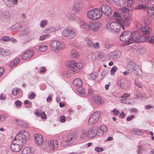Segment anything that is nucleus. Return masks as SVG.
<instances>
[{"label": "nucleus", "mask_w": 154, "mask_h": 154, "mask_svg": "<svg viewBox=\"0 0 154 154\" xmlns=\"http://www.w3.org/2000/svg\"><path fill=\"white\" fill-rule=\"evenodd\" d=\"M29 133L25 130L19 131L12 142L11 148L14 152L20 151L22 147L25 145L30 139Z\"/></svg>", "instance_id": "f257e3e1"}, {"label": "nucleus", "mask_w": 154, "mask_h": 154, "mask_svg": "<svg viewBox=\"0 0 154 154\" xmlns=\"http://www.w3.org/2000/svg\"><path fill=\"white\" fill-rule=\"evenodd\" d=\"M87 14L89 19L96 20L100 18L102 16L103 14L100 9L96 8L89 11L87 12Z\"/></svg>", "instance_id": "f03ea898"}, {"label": "nucleus", "mask_w": 154, "mask_h": 154, "mask_svg": "<svg viewBox=\"0 0 154 154\" xmlns=\"http://www.w3.org/2000/svg\"><path fill=\"white\" fill-rule=\"evenodd\" d=\"M131 34V32L126 31L123 32L120 35V39L121 41L125 42L124 45H127L132 43Z\"/></svg>", "instance_id": "7ed1b4c3"}, {"label": "nucleus", "mask_w": 154, "mask_h": 154, "mask_svg": "<svg viewBox=\"0 0 154 154\" xmlns=\"http://www.w3.org/2000/svg\"><path fill=\"white\" fill-rule=\"evenodd\" d=\"M106 27L108 31L112 33L118 32L121 29L120 25L117 22L107 23Z\"/></svg>", "instance_id": "20e7f679"}, {"label": "nucleus", "mask_w": 154, "mask_h": 154, "mask_svg": "<svg viewBox=\"0 0 154 154\" xmlns=\"http://www.w3.org/2000/svg\"><path fill=\"white\" fill-rule=\"evenodd\" d=\"M75 140V134L72 132L68 134L66 136V140L61 143V145L65 147L72 143Z\"/></svg>", "instance_id": "39448f33"}, {"label": "nucleus", "mask_w": 154, "mask_h": 154, "mask_svg": "<svg viewBox=\"0 0 154 154\" xmlns=\"http://www.w3.org/2000/svg\"><path fill=\"white\" fill-rule=\"evenodd\" d=\"M132 35L131 39H132V43L134 42H145L146 38L145 36L143 35L140 36V35L138 31H134L131 32Z\"/></svg>", "instance_id": "423d86ee"}, {"label": "nucleus", "mask_w": 154, "mask_h": 154, "mask_svg": "<svg viewBox=\"0 0 154 154\" xmlns=\"http://www.w3.org/2000/svg\"><path fill=\"white\" fill-rule=\"evenodd\" d=\"M51 49L56 52H58L60 49L65 47L64 43L57 40H54L50 43Z\"/></svg>", "instance_id": "0eeeda50"}, {"label": "nucleus", "mask_w": 154, "mask_h": 154, "mask_svg": "<svg viewBox=\"0 0 154 154\" xmlns=\"http://www.w3.org/2000/svg\"><path fill=\"white\" fill-rule=\"evenodd\" d=\"M136 25L137 30H140L143 35H147L151 32L150 30L149 26L146 25H145L144 27H142L141 23L138 21L136 22Z\"/></svg>", "instance_id": "6e6552de"}, {"label": "nucleus", "mask_w": 154, "mask_h": 154, "mask_svg": "<svg viewBox=\"0 0 154 154\" xmlns=\"http://www.w3.org/2000/svg\"><path fill=\"white\" fill-rule=\"evenodd\" d=\"M146 6L148 8V14L154 18V0H148V3H146Z\"/></svg>", "instance_id": "1a4fd4ad"}, {"label": "nucleus", "mask_w": 154, "mask_h": 154, "mask_svg": "<svg viewBox=\"0 0 154 154\" xmlns=\"http://www.w3.org/2000/svg\"><path fill=\"white\" fill-rule=\"evenodd\" d=\"M62 34L63 36L66 37L68 39H71L75 36V32L74 29L67 28L63 31Z\"/></svg>", "instance_id": "9d476101"}, {"label": "nucleus", "mask_w": 154, "mask_h": 154, "mask_svg": "<svg viewBox=\"0 0 154 154\" xmlns=\"http://www.w3.org/2000/svg\"><path fill=\"white\" fill-rule=\"evenodd\" d=\"M100 117V112H96L91 115L88 120L89 124L93 125L96 123L99 120Z\"/></svg>", "instance_id": "9b49d317"}, {"label": "nucleus", "mask_w": 154, "mask_h": 154, "mask_svg": "<svg viewBox=\"0 0 154 154\" xmlns=\"http://www.w3.org/2000/svg\"><path fill=\"white\" fill-rule=\"evenodd\" d=\"M90 29L94 32L98 31L101 28L102 24L100 22L97 21L89 22Z\"/></svg>", "instance_id": "f8f14e48"}, {"label": "nucleus", "mask_w": 154, "mask_h": 154, "mask_svg": "<svg viewBox=\"0 0 154 154\" xmlns=\"http://www.w3.org/2000/svg\"><path fill=\"white\" fill-rule=\"evenodd\" d=\"M117 22L119 23L123 30L125 29V26L128 27L131 24L130 21L128 18L118 19Z\"/></svg>", "instance_id": "ddd939ff"}, {"label": "nucleus", "mask_w": 154, "mask_h": 154, "mask_svg": "<svg viewBox=\"0 0 154 154\" xmlns=\"http://www.w3.org/2000/svg\"><path fill=\"white\" fill-rule=\"evenodd\" d=\"M102 13H103L106 16H109L112 13V11L109 6L106 4L102 5L100 7Z\"/></svg>", "instance_id": "4468645a"}, {"label": "nucleus", "mask_w": 154, "mask_h": 154, "mask_svg": "<svg viewBox=\"0 0 154 154\" xmlns=\"http://www.w3.org/2000/svg\"><path fill=\"white\" fill-rule=\"evenodd\" d=\"M83 7V5L82 1L80 0H77L74 2L72 8L75 11L78 12Z\"/></svg>", "instance_id": "2eb2a0df"}, {"label": "nucleus", "mask_w": 154, "mask_h": 154, "mask_svg": "<svg viewBox=\"0 0 154 154\" xmlns=\"http://www.w3.org/2000/svg\"><path fill=\"white\" fill-rule=\"evenodd\" d=\"M49 146V143L48 140L43 141V137L42 135L39 134V147L43 149H46Z\"/></svg>", "instance_id": "dca6fc26"}, {"label": "nucleus", "mask_w": 154, "mask_h": 154, "mask_svg": "<svg viewBox=\"0 0 154 154\" xmlns=\"http://www.w3.org/2000/svg\"><path fill=\"white\" fill-rule=\"evenodd\" d=\"M96 130L97 128L95 127L90 128L86 132V137L88 138H91L94 137L96 135Z\"/></svg>", "instance_id": "f3484780"}, {"label": "nucleus", "mask_w": 154, "mask_h": 154, "mask_svg": "<svg viewBox=\"0 0 154 154\" xmlns=\"http://www.w3.org/2000/svg\"><path fill=\"white\" fill-rule=\"evenodd\" d=\"M32 51L27 50L24 53L21 55V58L24 60H28L33 55Z\"/></svg>", "instance_id": "a211bd4d"}, {"label": "nucleus", "mask_w": 154, "mask_h": 154, "mask_svg": "<svg viewBox=\"0 0 154 154\" xmlns=\"http://www.w3.org/2000/svg\"><path fill=\"white\" fill-rule=\"evenodd\" d=\"M0 17L3 21L6 22V20L8 21L10 20L11 15L8 11H5L1 14Z\"/></svg>", "instance_id": "6ab92c4d"}, {"label": "nucleus", "mask_w": 154, "mask_h": 154, "mask_svg": "<svg viewBox=\"0 0 154 154\" xmlns=\"http://www.w3.org/2000/svg\"><path fill=\"white\" fill-rule=\"evenodd\" d=\"M35 149L32 147H25L22 151V154H33Z\"/></svg>", "instance_id": "aec40b11"}, {"label": "nucleus", "mask_w": 154, "mask_h": 154, "mask_svg": "<svg viewBox=\"0 0 154 154\" xmlns=\"http://www.w3.org/2000/svg\"><path fill=\"white\" fill-rule=\"evenodd\" d=\"M75 64L76 63L74 61L72 60L69 62L68 66L70 69H69V72L66 73L68 76H70L71 73L73 72V71H72V69L74 68Z\"/></svg>", "instance_id": "412c9836"}, {"label": "nucleus", "mask_w": 154, "mask_h": 154, "mask_svg": "<svg viewBox=\"0 0 154 154\" xmlns=\"http://www.w3.org/2000/svg\"><path fill=\"white\" fill-rule=\"evenodd\" d=\"M58 146V142L57 140H53L51 142L50 148L52 150L56 149Z\"/></svg>", "instance_id": "4be33fe9"}, {"label": "nucleus", "mask_w": 154, "mask_h": 154, "mask_svg": "<svg viewBox=\"0 0 154 154\" xmlns=\"http://www.w3.org/2000/svg\"><path fill=\"white\" fill-rule=\"evenodd\" d=\"M136 66V64L135 63L132 62H129L127 65V69L131 73L134 69Z\"/></svg>", "instance_id": "5701e85b"}, {"label": "nucleus", "mask_w": 154, "mask_h": 154, "mask_svg": "<svg viewBox=\"0 0 154 154\" xmlns=\"http://www.w3.org/2000/svg\"><path fill=\"white\" fill-rule=\"evenodd\" d=\"M152 18H153L148 15V16H146L144 17L143 20L145 24V25H147L149 26V25L152 23Z\"/></svg>", "instance_id": "b1692460"}, {"label": "nucleus", "mask_w": 154, "mask_h": 154, "mask_svg": "<svg viewBox=\"0 0 154 154\" xmlns=\"http://www.w3.org/2000/svg\"><path fill=\"white\" fill-rule=\"evenodd\" d=\"M82 67L83 65L81 63H76L75 66L72 69V71H73V72H78Z\"/></svg>", "instance_id": "393cba45"}, {"label": "nucleus", "mask_w": 154, "mask_h": 154, "mask_svg": "<svg viewBox=\"0 0 154 154\" xmlns=\"http://www.w3.org/2000/svg\"><path fill=\"white\" fill-rule=\"evenodd\" d=\"M140 3H142V4L136 6L135 7V9L141 10L144 8H146V1L145 0H142V1H140Z\"/></svg>", "instance_id": "a878e982"}, {"label": "nucleus", "mask_w": 154, "mask_h": 154, "mask_svg": "<svg viewBox=\"0 0 154 154\" xmlns=\"http://www.w3.org/2000/svg\"><path fill=\"white\" fill-rule=\"evenodd\" d=\"M56 30V29L55 27L51 26L46 28L44 31L45 33H49L55 32Z\"/></svg>", "instance_id": "bb28decb"}, {"label": "nucleus", "mask_w": 154, "mask_h": 154, "mask_svg": "<svg viewBox=\"0 0 154 154\" xmlns=\"http://www.w3.org/2000/svg\"><path fill=\"white\" fill-rule=\"evenodd\" d=\"M73 84L75 86L80 87L82 85V81L79 79H76L73 81Z\"/></svg>", "instance_id": "cd10ccee"}, {"label": "nucleus", "mask_w": 154, "mask_h": 154, "mask_svg": "<svg viewBox=\"0 0 154 154\" xmlns=\"http://www.w3.org/2000/svg\"><path fill=\"white\" fill-rule=\"evenodd\" d=\"M110 54L111 57L113 59H116L119 58L120 57V53L116 51L112 52Z\"/></svg>", "instance_id": "c85d7f7f"}, {"label": "nucleus", "mask_w": 154, "mask_h": 154, "mask_svg": "<svg viewBox=\"0 0 154 154\" xmlns=\"http://www.w3.org/2000/svg\"><path fill=\"white\" fill-rule=\"evenodd\" d=\"M66 18L69 21L74 20L76 17L75 14H74L68 13L66 14Z\"/></svg>", "instance_id": "c756f323"}, {"label": "nucleus", "mask_w": 154, "mask_h": 154, "mask_svg": "<svg viewBox=\"0 0 154 154\" xmlns=\"http://www.w3.org/2000/svg\"><path fill=\"white\" fill-rule=\"evenodd\" d=\"M116 4L119 6H124L126 2V0H113Z\"/></svg>", "instance_id": "7c9ffc66"}, {"label": "nucleus", "mask_w": 154, "mask_h": 154, "mask_svg": "<svg viewBox=\"0 0 154 154\" xmlns=\"http://www.w3.org/2000/svg\"><path fill=\"white\" fill-rule=\"evenodd\" d=\"M20 61V59L18 58H16L15 60L12 61L10 64V66L13 68L17 65Z\"/></svg>", "instance_id": "2f4dec72"}, {"label": "nucleus", "mask_w": 154, "mask_h": 154, "mask_svg": "<svg viewBox=\"0 0 154 154\" xmlns=\"http://www.w3.org/2000/svg\"><path fill=\"white\" fill-rule=\"evenodd\" d=\"M5 4L8 7L11 8L14 7L11 0H3Z\"/></svg>", "instance_id": "473e14b6"}, {"label": "nucleus", "mask_w": 154, "mask_h": 154, "mask_svg": "<svg viewBox=\"0 0 154 154\" xmlns=\"http://www.w3.org/2000/svg\"><path fill=\"white\" fill-rule=\"evenodd\" d=\"M89 26V23L88 24L85 23L83 22L81 24V27L86 31L89 30V29H90Z\"/></svg>", "instance_id": "72a5a7b5"}, {"label": "nucleus", "mask_w": 154, "mask_h": 154, "mask_svg": "<svg viewBox=\"0 0 154 154\" xmlns=\"http://www.w3.org/2000/svg\"><path fill=\"white\" fill-rule=\"evenodd\" d=\"M145 38H146L145 41H148L150 43H153L154 44V37L152 35V36H147L146 37V36Z\"/></svg>", "instance_id": "f704fd0d"}, {"label": "nucleus", "mask_w": 154, "mask_h": 154, "mask_svg": "<svg viewBox=\"0 0 154 154\" xmlns=\"http://www.w3.org/2000/svg\"><path fill=\"white\" fill-rule=\"evenodd\" d=\"M21 28V26L19 25L18 26V24H16L11 26L10 29L12 31L14 30H19Z\"/></svg>", "instance_id": "c9c22d12"}, {"label": "nucleus", "mask_w": 154, "mask_h": 154, "mask_svg": "<svg viewBox=\"0 0 154 154\" xmlns=\"http://www.w3.org/2000/svg\"><path fill=\"white\" fill-rule=\"evenodd\" d=\"M95 55L93 53L89 54L87 56L88 60L90 61H93L95 60Z\"/></svg>", "instance_id": "e433bc0d"}, {"label": "nucleus", "mask_w": 154, "mask_h": 154, "mask_svg": "<svg viewBox=\"0 0 154 154\" xmlns=\"http://www.w3.org/2000/svg\"><path fill=\"white\" fill-rule=\"evenodd\" d=\"M9 54L8 52L2 48L0 49V54L3 56H6Z\"/></svg>", "instance_id": "4c0bfd02"}, {"label": "nucleus", "mask_w": 154, "mask_h": 154, "mask_svg": "<svg viewBox=\"0 0 154 154\" xmlns=\"http://www.w3.org/2000/svg\"><path fill=\"white\" fill-rule=\"evenodd\" d=\"M132 133L133 134L137 135H143V132L140 130H133L132 131Z\"/></svg>", "instance_id": "58836bf2"}, {"label": "nucleus", "mask_w": 154, "mask_h": 154, "mask_svg": "<svg viewBox=\"0 0 154 154\" xmlns=\"http://www.w3.org/2000/svg\"><path fill=\"white\" fill-rule=\"evenodd\" d=\"M94 102L97 104H100L101 103V98L98 96H96L94 98Z\"/></svg>", "instance_id": "ea45409f"}, {"label": "nucleus", "mask_w": 154, "mask_h": 154, "mask_svg": "<svg viewBox=\"0 0 154 154\" xmlns=\"http://www.w3.org/2000/svg\"><path fill=\"white\" fill-rule=\"evenodd\" d=\"M112 17L113 18H115L116 19V22H117V19H121V18L120 14L116 12H114Z\"/></svg>", "instance_id": "a19ab883"}, {"label": "nucleus", "mask_w": 154, "mask_h": 154, "mask_svg": "<svg viewBox=\"0 0 154 154\" xmlns=\"http://www.w3.org/2000/svg\"><path fill=\"white\" fill-rule=\"evenodd\" d=\"M74 52H75V49H72L71 52V57L73 58H77L79 57V54L77 52L74 54L73 53Z\"/></svg>", "instance_id": "79ce46f5"}, {"label": "nucleus", "mask_w": 154, "mask_h": 154, "mask_svg": "<svg viewBox=\"0 0 154 154\" xmlns=\"http://www.w3.org/2000/svg\"><path fill=\"white\" fill-rule=\"evenodd\" d=\"M126 80L122 81L120 82V86L123 88H125L128 85Z\"/></svg>", "instance_id": "37998d69"}, {"label": "nucleus", "mask_w": 154, "mask_h": 154, "mask_svg": "<svg viewBox=\"0 0 154 154\" xmlns=\"http://www.w3.org/2000/svg\"><path fill=\"white\" fill-rule=\"evenodd\" d=\"M48 21L46 20H42L40 24V26L42 28H44L47 25Z\"/></svg>", "instance_id": "c03bdc74"}, {"label": "nucleus", "mask_w": 154, "mask_h": 154, "mask_svg": "<svg viewBox=\"0 0 154 154\" xmlns=\"http://www.w3.org/2000/svg\"><path fill=\"white\" fill-rule=\"evenodd\" d=\"M90 47H92L94 49H97L99 48V44L98 42H97L95 44H94L93 42L90 45Z\"/></svg>", "instance_id": "a18cd8bd"}, {"label": "nucleus", "mask_w": 154, "mask_h": 154, "mask_svg": "<svg viewBox=\"0 0 154 154\" xmlns=\"http://www.w3.org/2000/svg\"><path fill=\"white\" fill-rule=\"evenodd\" d=\"M47 49V46L46 45L39 46V51L40 52L44 51Z\"/></svg>", "instance_id": "49530a36"}, {"label": "nucleus", "mask_w": 154, "mask_h": 154, "mask_svg": "<svg viewBox=\"0 0 154 154\" xmlns=\"http://www.w3.org/2000/svg\"><path fill=\"white\" fill-rule=\"evenodd\" d=\"M90 79L92 80H94L97 78V73H93L90 75Z\"/></svg>", "instance_id": "de8ad7c7"}, {"label": "nucleus", "mask_w": 154, "mask_h": 154, "mask_svg": "<svg viewBox=\"0 0 154 154\" xmlns=\"http://www.w3.org/2000/svg\"><path fill=\"white\" fill-rule=\"evenodd\" d=\"M96 134L99 136H101L103 134V132L101 131L100 129V128L97 129V128L96 131Z\"/></svg>", "instance_id": "09e8293b"}, {"label": "nucleus", "mask_w": 154, "mask_h": 154, "mask_svg": "<svg viewBox=\"0 0 154 154\" xmlns=\"http://www.w3.org/2000/svg\"><path fill=\"white\" fill-rule=\"evenodd\" d=\"M118 69V68L116 66H113L112 67L110 70V73L111 74L113 75H114L115 72Z\"/></svg>", "instance_id": "8fccbe9b"}, {"label": "nucleus", "mask_w": 154, "mask_h": 154, "mask_svg": "<svg viewBox=\"0 0 154 154\" xmlns=\"http://www.w3.org/2000/svg\"><path fill=\"white\" fill-rule=\"evenodd\" d=\"M86 42L87 45L89 47H90V45H91V44L92 43L91 40V39L89 38H86Z\"/></svg>", "instance_id": "3c124183"}, {"label": "nucleus", "mask_w": 154, "mask_h": 154, "mask_svg": "<svg viewBox=\"0 0 154 154\" xmlns=\"http://www.w3.org/2000/svg\"><path fill=\"white\" fill-rule=\"evenodd\" d=\"M100 129L101 131H102L103 133L104 132H106L107 131V128L104 125H102L100 126Z\"/></svg>", "instance_id": "603ef678"}, {"label": "nucleus", "mask_w": 154, "mask_h": 154, "mask_svg": "<svg viewBox=\"0 0 154 154\" xmlns=\"http://www.w3.org/2000/svg\"><path fill=\"white\" fill-rule=\"evenodd\" d=\"M34 140L36 144H38V134H35L34 135Z\"/></svg>", "instance_id": "864d4df0"}, {"label": "nucleus", "mask_w": 154, "mask_h": 154, "mask_svg": "<svg viewBox=\"0 0 154 154\" xmlns=\"http://www.w3.org/2000/svg\"><path fill=\"white\" fill-rule=\"evenodd\" d=\"M143 147L141 145H140L138 147V149L137 150V152L138 154L141 153L143 151Z\"/></svg>", "instance_id": "5fc2aeb1"}, {"label": "nucleus", "mask_w": 154, "mask_h": 154, "mask_svg": "<svg viewBox=\"0 0 154 154\" xmlns=\"http://www.w3.org/2000/svg\"><path fill=\"white\" fill-rule=\"evenodd\" d=\"M2 40L5 42L10 41L11 40V38H9L7 36H5L2 38Z\"/></svg>", "instance_id": "6e6d98bb"}, {"label": "nucleus", "mask_w": 154, "mask_h": 154, "mask_svg": "<svg viewBox=\"0 0 154 154\" xmlns=\"http://www.w3.org/2000/svg\"><path fill=\"white\" fill-rule=\"evenodd\" d=\"M113 46V44H111L108 42H106L105 43V46L107 49H109Z\"/></svg>", "instance_id": "4d7b16f0"}, {"label": "nucleus", "mask_w": 154, "mask_h": 154, "mask_svg": "<svg viewBox=\"0 0 154 154\" xmlns=\"http://www.w3.org/2000/svg\"><path fill=\"white\" fill-rule=\"evenodd\" d=\"M49 35L48 34H45L44 35L41 36L39 38V39L40 40L42 41L45 39V38H47L48 36Z\"/></svg>", "instance_id": "13d9d810"}, {"label": "nucleus", "mask_w": 154, "mask_h": 154, "mask_svg": "<svg viewBox=\"0 0 154 154\" xmlns=\"http://www.w3.org/2000/svg\"><path fill=\"white\" fill-rule=\"evenodd\" d=\"M40 116L42 119H47V116L45 112H42L40 115Z\"/></svg>", "instance_id": "bf43d9fd"}, {"label": "nucleus", "mask_w": 154, "mask_h": 154, "mask_svg": "<svg viewBox=\"0 0 154 154\" xmlns=\"http://www.w3.org/2000/svg\"><path fill=\"white\" fill-rule=\"evenodd\" d=\"M95 150L98 152H99L103 151V149L102 147H97L95 148Z\"/></svg>", "instance_id": "052dcab7"}, {"label": "nucleus", "mask_w": 154, "mask_h": 154, "mask_svg": "<svg viewBox=\"0 0 154 154\" xmlns=\"http://www.w3.org/2000/svg\"><path fill=\"white\" fill-rule=\"evenodd\" d=\"M46 71V69L45 66L42 67L40 71V73L42 74H45Z\"/></svg>", "instance_id": "680f3d73"}, {"label": "nucleus", "mask_w": 154, "mask_h": 154, "mask_svg": "<svg viewBox=\"0 0 154 154\" xmlns=\"http://www.w3.org/2000/svg\"><path fill=\"white\" fill-rule=\"evenodd\" d=\"M15 103L17 106H20L22 104V102L18 100H16L15 101Z\"/></svg>", "instance_id": "e2e57ef3"}, {"label": "nucleus", "mask_w": 154, "mask_h": 154, "mask_svg": "<svg viewBox=\"0 0 154 154\" xmlns=\"http://www.w3.org/2000/svg\"><path fill=\"white\" fill-rule=\"evenodd\" d=\"M35 94L34 92H32L29 96V98L30 99H32L34 98L35 97Z\"/></svg>", "instance_id": "0e129e2a"}, {"label": "nucleus", "mask_w": 154, "mask_h": 154, "mask_svg": "<svg viewBox=\"0 0 154 154\" xmlns=\"http://www.w3.org/2000/svg\"><path fill=\"white\" fill-rule=\"evenodd\" d=\"M112 112L115 116L118 115L119 113V111L116 109H114Z\"/></svg>", "instance_id": "69168bd1"}, {"label": "nucleus", "mask_w": 154, "mask_h": 154, "mask_svg": "<svg viewBox=\"0 0 154 154\" xmlns=\"http://www.w3.org/2000/svg\"><path fill=\"white\" fill-rule=\"evenodd\" d=\"M140 97V91L139 90H137L136 93L134 94V97L135 98H136L137 97Z\"/></svg>", "instance_id": "338daca9"}, {"label": "nucleus", "mask_w": 154, "mask_h": 154, "mask_svg": "<svg viewBox=\"0 0 154 154\" xmlns=\"http://www.w3.org/2000/svg\"><path fill=\"white\" fill-rule=\"evenodd\" d=\"M135 85L139 88H141L142 87V85L141 83L138 81H135Z\"/></svg>", "instance_id": "774afa93"}]
</instances>
